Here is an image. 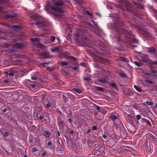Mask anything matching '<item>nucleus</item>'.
I'll return each mask as SVG.
<instances>
[{
    "instance_id": "423d86ee",
    "label": "nucleus",
    "mask_w": 157,
    "mask_h": 157,
    "mask_svg": "<svg viewBox=\"0 0 157 157\" xmlns=\"http://www.w3.org/2000/svg\"><path fill=\"white\" fill-rule=\"evenodd\" d=\"M16 15H10L8 14L5 15L4 16V18L5 19H7L9 18L12 17H16Z\"/></svg>"
},
{
    "instance_id": "dca6fc26",
    "label": "nucleus",
    "mask_w": 157,
    "mask_h": 157,
    "mask_svg": "<svg viewBox=\"0 0 157 157\" xmlns=\"http://www.w3.org/2000/svg\"><path fill=\"white\" fill-rule=\"evenodd\" d=\"M60 64L63 66L68 65V63L67 62H60Z\"/></svg>"
},
{
    "instance_id": "58836bf2",
    "label": "nucleus",
    "mask_w": 157,
    "mask_h": 157,
    "mask_svg": "<svg viewBox=\"0 0 157 157\" xmlns=\"http://www.w3.org/2000/svg\"><path fill=\"white\" fill-rule=\"evenodd\" d=\"M136 117L138 120H140L141 118V116L140 115H138L136 116Z\"/></svg>"
},
{
    "instance_id": "2eb2a0df",
    "label": "nucleus",
    "mask_w": 157,
    "mask_h": 157,
    "mask_svg": "<svg viewBox=\"0 0 157 157\" xmlns=\"http://www.w3.org/2000/svg\"><path fill=\"white\" fill-rule=\"evenodd\" d=\"M15 46H16L18 47V48H20L21 47V44L18 42H15L13 44Z\"/></svg>"
},
{
    "instance_id": "e433bc0d",
    "label": "nucleus",
    "mask_w": 157,
    "mask_h": 157,
    "mask_svg": "<svg viewBox=\"0 0 157 157\" xmlns=\"http://www.w3.org/2000/svg\"><path fill=\"white\" fill-rule=\"evenodd\" d=\"M122 33L126 35L127 33H128V31L126 30H122Z\"/></svg>"
},
{
    "instance_id": "0eeeda50",
    "label": "nucleus",
    "mask_w": 157,
    "mask_h": 157,
    "mask_svg": "<svg viewBox=\"0 0 157 157\" xmlns=\"http://www.w3.org/2000/svg\"><path fill=\"white\" fill-rule=\"evenodd\" d=\"M51 9L52 10H55L59 12H61L62 11L61 9L59 8L56 7L54 6L52 7Z\"/></svg>"
},
{
    "instance_id": "412c9836",
    "label": "nucleus",
    "mask_w": 157,
    "mask_h": 157,
    "mask_svg": "<svg viewBox=\"0 0 157 157\" xmlns=\"http://www.w3.org/2000/svg\"><path fill=\"white\" fill-rule=\"evenodd\" d=\"M144 103L145 105H152L153 104V103L152 102L148 101L145 102Z\"/></svg>"
},
{
    "instance_id": "5701e85b",
    "label": "nucleus",
    "mask_w": 157,
    "mask_h": 157,
    "mask_svg": "<svg viewBox=\"0 0 157 157\" xmlns=\"http://www.w3.org/2000/svg\"><path fill=\"white\" fill-rule=\"evenodd\" d=\"M110 85L113 87L115 88H117V85L115 83H110Z\"/></svg>"
},
{
    "instance_id": "4c0bfd02",
    "label": "nucleus",
    "mask_w": 157,
    "mask_h": 157,
    "mask_svg": "<svg viewBox=\"0 0 157 157\" xmlns=\"http://www.w3.org/2000/svg\"><path fill=\"white\" fill-rule=\"evenodd\" d=\"M150 71L151 73H156L157 72V71H156L154 70H150Z\"/></svg>"
},
{
    "instance_id": "0e129e2a",
    "label": "nucleus",
    "mask_w": 157,
    "mask_h": 157,
    "mask_svg": "<svg viewBox=\"0 0 157 157\" xmlns=\"http://www.w3.org/2000/svg\"><path fill=\"white\" fill-rule=\"evenodd\" d=\"M145 75H150V74L149 73H145Z\"/></svg>"
},
{
    "instance_id": "9b49d317",
    "label": "nucleus",
    "mask_w": 157,
    "mask_h": 157,
    "mask_svg": "<svg viewBox=\"0 0 157 157\" xmlns=\"http://www.w3.org/2000/svg\"><path fill=\"white\" fill-rule=\"evenodd\" d=\"M120 60L121 61H123L127 62H128V60L127 58H124L123 57H120L119 58Z\"/></svg>"
},
{
    "instance_id": "3c124183",
    "label": "nucleus",
    "mask_w": 157,
    "mask_h": 157,
    "mask_svg": "<svg viewBox=\"0 0 157 157\" xmlns=\"http://www.w3.org/2000/svg\"><path fill=\"white\" fill-rule=\"evenodd\" d=\"M72 68L74 70H76L77 69V67H73Z\"/></svg>"
},
{
    "instance_id": "ea45409f",
    "label": "nucleus",
    "mask_w": 157,
    "mask_h": 157,
    "mask_svg": "<svg viewBox=\"0 0 157 157\" xmlns=\"http://www.w3.org/2000/svg\"><path fill=\"white\" fill-rule=\"evenodd\" d=\"M86 14H88V15H90V16H92V14L91 13H90V12H89V11H86Z\"/></svg>"
},
{
    "instance_id": "f03ea898",
    "label": "nucleus",
    "mask_w": 157,
    "mask_h": 157,
    "mask_svg": "<svg viewBox=\"0 0 157 157\" xmlns=\"http://www.w3.org/2000/svg\"><path fill=\"white\" fill-rule=\"evenodd\" d=\"M96 151L100 152L103 155H105L106 156L108 155L109 154L108 152L106 149H105V147L104 146H99L97 149L95 150L94 151V152H95Z\"/></svg>"
},
{
    "instance_id": "39448f33",
    "label": "nucleus",
    "mask_w": 157,
    "mask_h": 157,
    "mask_svg": "<svg viewBox=\"0 0 157 157\" xmlns=\"http://www.w3.org/2000/svg\"><path fill=\"white\" fill-rule=\"evenodd\" d=\"M144 147L146 149L147 151L151 152L152 151L153 148L151 146H149V147H147V143L144 144Z\"/></svg>"
},
{
    "instance_id": "e2e57ef3",
    "label": "nucleus",
    "mask_w": 157,
    "mask_h": 157,
    "mask_svg": "<svg viewBox=\"0 0 157 157\" xmlns=\"http://www.w3.org/2000/svg\"><path fill=\"white\" fill-rule=\"evenodd\" d=\"M7 109H5L3 110V111L4 112H5L6 111Z\"/></svg>"
},
{
    "instance_id": "79ce46f5",
    "label": "nucleus",
    "mask_w": 157,
    "mask_h": 157,
    "mask_svg": "<svg viewBox=\"0 0 157 157\" xmlns=\"http://www.w3.org/2000/svg\"><path fill=\"white\" fill-rule=\"evenodd\" d=\"M55 40V37L54 36H51V40L52 41H53Z\"/></svg>"
},
{
    "instance_id": "2f4dec72",
    "label": "nucleus",
    "mask_w": 157,
    "mask_h": 157,
    "mask_svg": "<svg viewBox=\"0 0 157 157\" xmlns=\"http://www.w3.org/2000/svg\"><path fill=\"white\" fill-rule=\"evenodd\" d=\"M150 63L151 64L157 65V61L151 62Z\"/></svg>"
},
{
    "instance_id": "20e7f679",
    "label": "nucleus",
    "mask_w": 157,
    "mask_h": 157,
    "mask_svg": "<svg viewBox=\"0 0 157 157\" xmlns=\"http://www.w3.org/2000/svg\"><path fill=\"white\" fill-rule=\"evenodd\" d=\"M40 58L42 59L44 58H51V57L50 56L48 53L45 52L43 53H40Z\"/></svg>"
},
{
    "instance_id": "a19ab883",
    "label": "nucleus",
    "mask_w": 157,
    "mask_h": 157,
    "mask_svg": "<svg viewBox=\"0 0 157 157\" xmlns=\"http://www.w3.org/2000/svg\"><path fill=\"white\" fill-rule=\"evenodd\" d=\"M120 75L121 76L123 77H126V75L125 74L123 73H121Z\"/></svg>"
},
{
    "instance_id": "c9c22d12",
    "label": "nucleus",
    "mask_w": 157,
    "mask_h": 157,
    "mask_svg": "<svg viewBox=\"0 0 157 157\" xmlns=\"http://www.w3.org/2000/svg\"><path fill=\"white\" fill-rule=\"evenodd\" d=\"M41 64L43 66H46L48 65V63H42Z\"/></svg>"
},
{
    "instance_id": "338daca9",
    "label": "nucleus",
    "mask_w": 157,
    "mask_h": 157,
    "mask_svg": "<svg viewBox=\"0 0 157 157\" xmlns=\"http://www.w3.org/2000/svg\"><path fill=\"white\" fill-rule=\"evenodd\" d=\"M12 63H13V64H14V65H16V64H17V63L13 62Z\"/></svg>"
},
{
    "instance_id": "72a5a7b5",
    "label": "nucleus",
    "mask_w": 157,
    "mask_h": 157,
    "mask_svg": "<svg viewBox=\"0 0 157 157\" xmlns=\"http://www.w3.org/2000/svg\"><path fill=\"white\" fill-rule=\"evenodd\" d=\"M93 130H96L97 129V127L96 126H93L92 127Z\"/></svg>"
},
{
    "instance_id": "680f3d73",
    "label": "nucleus",
    "mask_w": 157,
    "mask_h": 157,
    "mask_svg": "<svg viewBox=\"0 0 157 157\" xmlns=\"http://www.w3.org/2000/svg\"><path fill=\"white\" fill-rule=\"evenodd\" d=\"M67 146H70V145H69V141H67Z\"/></svg>"
},
{
    "instance_id": "bf43d9fd",
    "label": "nucleus",
    "mask_w": 157,
    "mask_h": 157,
    "mask_svg": "<svg viewBox=\"0 0 157 157\" xmlns=\"http://www.w3.org/2000/svg\"><path fill=\"white\" fill-rule=\"evenodd\" d=\"M96 14L98 15H99V16H101V14L99 13H97Z\"/></svg>"
},
{
    "instance_id": "4d7b16f0",
    "label": "nucleus",
    "mask_w": 157,
    "mask_h": 157,
    "mask_svg": "<svg viewBox=\"0 0 157 157\" xmlns=\"http://www.w3.org/2000/svg\"><path fill=\"white\" fill-rule=\"evenodd\" d=\"M141 61L144 62H147L146 60L143 59H142Z\"/></svg>"
},
{
    "instance_id": "37998d69",
    "label": "nucleus",
    "mask_w": 157,
    "mask_h": 157,
    "mask_svg": "<svg viewBox=\"0 0 157 157\" xmlns=\"http://www.w3.org/2000/svg\"><path fill=\"white\" fill-rule=\"evenodd\" d=\"M37 150V148H36L35 147H33V149H32V151H33V152H34L36 151Z\"/></svg>"
},
{
    "instance_id": "a18cd8bd",
    "label": "nucleus",
    "mask_w": 157,
    "mask_h": 157,
    "mask_svg": "<svg viewBox=\"0 0 157 157\" xmlns=\"http://www.w3.org/2000/svg\"><path fill=\"white\" fill-rule=\"evenodd\" d=\"M107 137V136L105 135H103L102 136V137L104 139H106Z\"/></svg>"
},
{
    "instance_id": "052dcab7",
    "label": "nucleus",
    "mask_w": 157,
    "mask_h": 157,
    "mask_svg": "<svg viewBox=\"0 0 157 157\" xmlns=\"http://www.w3.org/2000/svg\"><path fill=\"white\" fill-rule=\"evenodd\" d=\"M43 117L42 116H40L39 117V119L40 120H42L43 119Z\"/></svg>"
},
{
    "instance_id": "a878e982",
    "label": "nucleus",
    "mask_w": 157,
    "mask_h": 157,
    "mask_svg": "<svg viewBox=\"0 0 157 157\" xmlns=\"http://www.w3.org/2000/svg\"><path fill=\"white\" fill-rule=\"evenodd\" d=\"M75 91L78 93H81L82 91L79 88H75Z\"/></svg>"
},
{
    "instance_id": "13d9d810",
    "label": "nucleus",
    "mask_w": 157,
    "mask_h": 157,
    "mask_svg": "<svg viewBox=\"0 0 157 157\" xmlns=\"http://www.w3.org/2000/svg\"><path fill=\"white\" fill-rule=\"evenodd\" d=\"M71 134H73L74 132L73 130H71L70 132Z\"/></svg>"
},
{
    "instance_id": "49530a36",
    "label": "nucleus",
    "mask_w": 157,
    "mask_h": 157,
    "mask_svg": "<svg viewBox=\"0 0 157 157\" xmlns=\"http://www.w3.org/2000/svg\"><path fill=\"white\" fill-rule=\"evenodd\" d=\"M47 145L48 146H50L52 145V143L51 142H48L47 143Z\"/></svg>"
},
{
    "instance_id": "603ef678",
    "label": "nucleus",
    "mask_w": 157,
    "mask_h": 157,
    "mask_svg": "<svg viewBox=\"0 0 157 157\" xmlns=\"http://www.w3.org/2000/svg\"><path fill=\"white\" fill-rule=\"evenodd\" d=\"M4 135L5 136H7L8 135V134L7 133V132H6L5 133V134H4Z\"/></svg>"
},
{
    "instance_id": "bb28decb",
    "label": "nucleus",
    "mask_w": 157,
    "mask_h": 157,
    "mask_svg": "<svg viewBox=\"0 0 157 157\" xmlns=\"http://www.w3.org/2000/svg\"><path fill=\"white\" fill-rule=\"evenodd\" d=\"M145 82H146L147 83H149L152 84H153L154 83L153 82H152L151 80H148V79H146L145 80Z\"/></svg>"
},
{
    "instance_id": "69168bd1",
    "label": "nucleus",
    "mask_w": 157,
    "mask_h": 157,
    "mask_svg": "<svg viewBox=\"0 0 157 157\" xmlns=\"http://www.w3.org/2000/svg\"><path fill=\"white\" fill-rule=\"evenodd\" d=\"M75 35L76 36H77V37H78V36H79V35H78V34H77V33H75Z\"/></svg>"
},
{
    "instance_id": "864d4df0",
    "label": "nucleus",
    "mask_w": 157,
    "mask_h": 157,
    "mask_svg": "<svg viewBox=\"0 0 157 157\" xmlns=\"http://www.w3.org/2000/svg\"><path fill=\"white\" fill-rule=\"evenodd\" d=\"M31 79L33 80H35L36 79V78L35 77H31Z\"/></svg>"
},
{
    "instance_id": "f3484780",
    "label": "nucleus",
    "mask_w": 157,
    "mask_h": 157,
    "mask_svg": "<svg viewBox=\"0 0 157 157\" xmlns=\"http://www.w3.org/2000/svg\"><path fill=\"white\" fill-rule=\"evenodd\" d=\"M96 88V90H97L102 91L104 90V89L101 87H98V86H96L95 87Z\"/></svg>"
},
{
    "instance_id": "aec40b11",
    "label": "nucleus",
    "mask_w": 157,
    "mask_h": 157,
    "mask_svg": "<svg viewBox=\"0 0 157 157\" xmlns=\"http://www.w3.org/2000/svg\"><path fill=\"white\" fill-rule=\"evenodd\" d=\"M52 105V103L50 101L48 103L46 104V106L47 108H49L50 107L51 105Z\"/></svg>"
},
{
    "instance_id": "6e6d98bb",
    "label": "nucleus",
    "mask_w": 157,
    "mask_h": 157,
    "mask_svg": "<svg viewBox=\"0 0 157 157\" xmlns=\"http://www.w3.org/2000/svg\"><path fill=\"white\" fill-rule=\"evenodd\" d=\"M68 121L69 122H71L72 121V120L71 119H68Z\"/></svg>"
},
{
    "instance_id": "8fccbe9b",
    "label": "nucleus",
    "mask_w": 157,
    "mask_h": 157,
    "mask_svg": "<svg viewBox=\"0 0 157 157\" xmlns=\"http://www.w3.org/2000/svg\"><path fill=\"white\" fill-rule=\"evenodd\" d=\"M96 108L97 110H99L100 109V107L97 105L96 106Z\"/></svg>"
},
{
    "instance_id": "7c9ffc66",
    "label": "nucleus",
    "mask_w": 157,
    "mask_h": 157,
    "mask_svg": "<svg viewBox=\"0 0 157 157\" xmlns=\"http://www.w3.org/2000/svg\"><path fill=\"white\" fill-rule=\"evenodd\" d=\"M6 51L8 53H11L13 52L14 51L13 50H10V49H7L6 50Z\"/></svg>"
},
{
    "instance_id": "de8ad7c7",
    "label": "nucleus",
    "mask_w": 157,
    "mask_h": 157,
    "mask_svg": "<svg viewBox=\"0 0 157 157\" xmlns=\"http://www.w3.org/2000/svg\"><path fill=\"white\" fill-rule=\"evenodd\" d=\"M132 42L134 43L137 42V40L136 39H133L132 40Z\"/></svg>"
},
{
    "instance_id": "9d476101",
    "label": "nucleus",
    "mask_w": 157,
    "mask_h": 157,
    "mask_svg": "<svg viewBox=\"0 0 157 157\" xmlns=\"http://www.w3.org/2000/svg\"><path fill=\"white\" fill-rule=\"evenodd\" d=\"M31 40L35 42V43H38L39 42V40L38 38H31Z\"/></svg>"
},
{
    "instance_id": "7ed1b4c3",
    "label": "nucleus",
    "mask_w": 157,
    "mask_h": 157,
    "mask_svg": "<svg viewBox=\"0 0 157 157\" xmlns=\"http://www.w3.org/2000/svg\"><path fill=\"white\" fill-rule=\"evenodd\" d=\"M146 139H147L150 141H152L153 140H155V137L154 136L152 135L151 133L147 134L146 135Z\"/></svg>"
},
{
    "instance_id": "ddd939ff",
    "label": "nucleus",
    "mask_w": 157,
    "mask_h": 157,
    "mask_svg": "<svg viewBox=\"0 0 157 157\" xmlns=\"http://www.w3.org/2000/svg\"><path fill=\"white\" fill-rule=\"evenodd\" d=\"M44 135L46 136L49 137L50 136V133L48 131H46L44 132Z\"/></svg>"
},
{
    "instance_id": "cd10ccee",
    "label": "nucleus",
    "mask_w": 157,
    "mask_h": 157,
    "mask_svg": "<svg viewBox=\"0 0 157 157\" xmlns=\"http://www.w3.org/2000/svg\"><path fill=\"white\" fill-rule=\"evenodd\" d=\"M59 125L60 127H62L63 125V124L62 121H59Z\"/></svg>"
},
{
    "instance_id": "09e8293b",
    "label": "nucleus",
    "mask_w": 157,
    "mask_h": 157,
    "mask_svg": "<svg viewBox=\"0 0 157 157\" xmlns=\"http://www.w3.org/2000/svg\"><path fill=\"white\" fill-rule=\"evenodd\" d=\"M57 134L58 136H60V133L58 130H57Z\"/></svg>"
},
{
    "instance_id": "f8f14e48",
    "label": "nucleus",
    "mask_w": 157,
    "mask_h": 157,
    "mask_svg": "<svg viewBox=\"0 0 157 157\" xmlns=\"http://www.w3.org/2000/svg\"><path fill=\"white\" fill-rule=\"evenodd\" d=\"M59 50V48L58 47H56L55 48L51 49V50L52 52L57 51Z\"/></svg>"
},
{
    "instance_id": "774afa93",
    "label": "nucleus",
    "mask_w": 157,
    "mask_h": 157,
    "mask_svg": "<svg viewBox=\"0 0 157 157\" xmlns=\"http://www.w3.org/2000/svg\"><path fill=\"white\" fill-rule=\"evenodd\" d=\"M45 154H45V153H43L42 154V155L43 156H45Z\"/></svg>"
},
{
    "instance_id": "6e6552de",
    "label": "nucleus",
    "mask_w": 157,
    "mask_h": 157,
    "mask_svg": "<svg viewBox=\"0 0 157 157\" xmlns=\"http://www.w3.org/2000/svg\"><path fill=\"white\" fill-rule=\"evenodd\" d=\"M135 5H136L137 8L139 9H143L144 8L143 6L140 3H135Z\"/></svg>"
},
{
    "instance_id": "1a4fd4ad",
    "label": "nucleus",
    "mask_w": 157,
    "mask_h": 157,
    "mask_svg": "<svg viewBox=\"0 0 157 157\" xmlns=\"http://www.w3.org/2000/svg\"><path fill=\"white\" fill-rule=\"evenodd\" d=\"M148 50L150 53L153 52L155 51V50L153 47L148 48Z\"/></svg>"
},
{
    "instance_id": "c03bdc74",
    "label": "nucleus",
    "mask_w": 157,
    "mask_h": 157,
    "mask_svg": "<svg viewBox=\"0 0 157 157\" xmlns=\"http://www.w3.org/2000/svg\"><path fill=\"white\" fill-rule=\"evenodd\" d=\"M8 75L11 76H13L14 75V74L13 73H8Z\"/></svg>"
},
{
    "instance_id": "f257e3e1",
    "label": "nucleus",
    "mask_w": 157,
    "mask_h": 157,
    "mask_svg": "<svg viewBox=\"0 0 157 157\" xmlns=\"http://www.w3.org/2000/svg\"><path fill=\"white\" fill-rule=\"evenodd\" d=\"M87 144L89 147L97 141V138L96 136L93 135H89L87 136Z\"/></svg>"
},
{
    "instance_id": "f704fd0d",
    "label": "nucleus",
    "mask_w": 157,
    "mask_h": 157,
    "mask_svg": "<svg viewBox=\"0 0 157 157\" xmlns=\"http://www.w3.org/2000/svg\"><path fill=\"white\" fill-rule=\"evenodd\" d=\"M84 80H85L89 81L90 80V78L88 77H85L84 78Z\"/></svg>"
},
{
    "instance_id": "b1692460",
    "label": "nucleus",
    "mask_w": 157,
    "mask_h": 157,
    "mask_svg": "<svg viewBox=\"0 0 157 157\" xmlns=\"http://www.w3.org/2000/svg\"><path fill=\"white\" fill-rule=\"evenodd\" d=\"M110 117L112 119H116L117 118V116L115 115H111Z\"/></svg>"
},
{
    "instance_id": "393cba45",
    "label": "nucleus",
    "mask_w": 157,
    "mask_h": 157,
    "mask_svg": "<svg viewBox=\"0 0 157 157\" xmlns=\"http://www.w3.org/2000/svg\"><path fill=\"white\" fill-rule=\"evenodd\" d=\"M35 25H44V23L41 21H38L36 22L35 23Z\"/></svg>"
},
{
    "instance_id": "4468645a",
    "label": "nucleus",
    "mask_w": 157,
    "mask_h": 157,
    "mask_svg": "<svg viewBox=\"0 0 157 157\" xmlns=\"http://www.w3.org/2000/svg\"><path fill=\"white\" fill-rule=\"evenodd\" d=\"M134 87L135 88L138 92H140L142 91V90L141 89L140 87L137 86L136 85H134Z\"/></svg>"
},
{
    "instance_id": "6ab92c4d",
    "label": "nucleus",
    "mask_w": 157,
    "mask_h": 157,
    "mask_svg": "<svg viewBox=\"0 0 157 157\" xmlns=\"http://www.w3.org/2000/svg\"><path fill=\"white\" fill-rule=\"evenodd\" d=\"M133 62L135 65L137 66H140L141 65V63L137 61H134Z\"/></svg>"
},
{
    "instance_id": "c756f323",
    "label": "nucleus",
    "mask_w": 157,
    "mask_h": 157,
    "mask_svg": "<svg viewBox=\"0 0 157 157\" xmlns=\"http://www.w3.org/2000/svg\"><path fill=\"white\" fill-rule=\"evenodd\" d=\"M12 27L14 28V29H18V28H19V27L17 25H12Z\"/></svg>"
},
{
    "instance_id": "c85d7f7f",
    "label": "nucleus",
    "mask_w": 157,
    "mask_h": 157,
    "mask_svg": "<svg viewBox=\"0 0 157 157\" xmlns=\"http://www.w3.org/2000/svg\"><path fill=\"white\" fill-rule=\"evenodd\" d=\"M141 33H142V34H144V35H146V33H148L147 32V30H142V31H140Z\"/></svg>"
},
{
    "instance_id": "4be33fe9",
    "label": "nucleus",
    "mask_w": 157,
    "mask_h": 157,
    "mask_svg": "<svg viewBox=\"0 0 157 157\" xmlns=\"http://www.w3.org/2000/svg\"><path fill=\"white\" fill-rule=\"evenodd\" d=\"M63 5V3L61 2H56L55 3V5L56 6H61Z\"/></svg>"
},
{
    "instance_id": "473e14b6",
    "label": "nucleus",
    "mask_w": 157,
    "mask_h": 157,
    "mask_svg": "<svg viewBox=\"0 0 157 157\" xmlns=\"http://www.w3.org/2000/svg\"><path fill=\"white\" fill-rule=\"evenodd\" d=\"M91 22L92 23H93L94 24V25H95L97 27H98V25H97V24H96L95 22V21H94V20H91Z\"/></svg>"
},
{
    "instance_id": "a211bd4d",
    "label": "nucleus",
    "mask_w": 157,
    "mask_h": 157,
    "mask_svg": "<svg viewBox=\"0 0 157 157\" xmlns=\"http://www.w3.org/2000/svg\"><path fill=\"white\" fill-rule=\"evenodd\" d=\"M98 80L101 82L105 83L107 82V80L105 78L99 79Z\"/></svg>"
},
{
    "instance_id": "5fc2aeb1",
    "label": "nucleus",
    "mask_w": 157,
    "mask_h": 157,
    "mask_svg": "<svg viewBox=\"0 0 157 157\" xmlns=\"http://www.w3.org/2000/svg\"><path fill=\"white\" fill-rule=\"evenodd\" d=\"M79 65L84 66V63H80L79 64Z\"/></svg>"
}]
</instances>
